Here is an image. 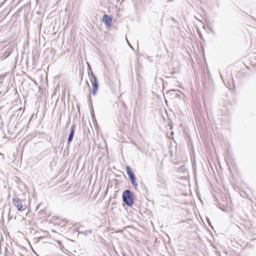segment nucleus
I'll use <instances>...</instances> for the list:
<instances>
[{
    "instance_id": "f257e3e1",
    "label": "nucleus",
    "mask_w": 256,
    "mask_h": 256,
    "mask_svg": "<svg viewBox=\"0 0 256 256\" xmlns=\"http://www.w3.org/2000/svg\"><path fill=\"white\" fill-rule=\"evenodd\" d=\"M122 202L128 206L132 207L134 202V196L130 190H124L122 194Z\"/></svg>"
},
{
    "instance_id": "f03ea898",
    "label": "nucleus",
    "mask_w": 256,
    "mask_h": 256,
    "mask_svg": "<svg viewBox=\"0 0 256 256\" xmlns=\"http://www.w3.org/2000/svg\"><path fill=\"white\" fill-rule=\"evenodd\" d=\"M12 201L18 211L22 212L26 210V206L25 205L23 206L20 200L18 198L16 194L12 196Z\"/></svg>"
},
{
    "instance_id": "7ed1b4c3",
    "label": "nucleus",
    "mask_w": 256,
    "mask_h": 256,
    "mask_svg": "<svg viewBox=\"0 0 256 256\" xmlns=\"http://www.w3.org/2000/svg\"><path fill=\"white\" fill-rule=\"evenodd\" d=\"M156 186L159 188L160 191L162 193H166L167 192V186L166 181L163 178H160L158 180Z\"/></svg>"
},
{
    "instance_id": "20e7f679",
    "label": "nucleus",
    "mask_w": 256,
    "mask_h": 256,
    "mask_svg": "<svg viewBox=\"0 0 256 256\" xmlns=\"http://www.w3.org/2000/svg\"><path fill=\"white\" fill-rule=\"evenodd\" d=\"M92 78H93V81L92 84V90L91 92L93 96H95L98 89V82L96 76H94Z\"/></svg>"
},
{
    "instance_id": "39448f33",
    "label": "nucleus",
    "mask_w": 256,
    "mask_h": 256,
    "mask_svg": "<svg viewBox=\"0 0 256 256\" xmlns=\"http://www.w3.org/2000/svg\"><path fill=\"white\" fill-rule=\"evenodd\" d=\"M102 21L106 27H110L112 21V17L111 16L104 14L102 18Z\"/></svg>"
},
{
    "instance_id": "423d86ee",
    "label": "nucleus",
    "mask_w": 256,
    "mask_h": 256,
    "mask_svg": "<svg viewBox=\"0 0 256 256\" xmlns=\"http://www.w3.org/2000/svg\"><path fill=\"white\" fill-rule=\"evenodd\" d=\"M76 124H73L70 128V132L68 134V136L67 140V144H70L71 142L72 141V140L74 137V133H75V130H76Z\"/></svg>"
},
{
    "instance_id": "0eeeda50",
    "label": "nucleus",
    "mask_w": 256,
    "mask_h": 256,
    "mask_svg": "<svg viewBox=\"0 0 256 256\" xmlns=\"http://www.w3.org/2000/svg\"><path fill=\"white\" fill-rule=\"evenodd\" d=\"M88 101L90 102V106L91 107L90 114L92 115V118L93 120L94 119V120H96V118H95L94 114V110H93L92 106L91 96H90V94H89V96H88Z\"/></svg>"
},
{
    "instance_id": "6e6552de",
    "label": "nucleus",
    "mask_w": 256,
    "mask_h": 256,
    "mask_svg": "<svg viewBox=\"0 0 256 256\" xmlns=\"http://www.w3.org/2000/svg\"><path fill=\"white\" fill-rule=\"evenodd\" d=\"M86 64L88 66V76L90 77H93L94 76H96L92 71L90 64L88 62H86Z\"/></svg>"
},
{
    "instance_id": "1a4fd4ad",
    "label": "nucleus",
    "mask_w": 256,
    "mask_h": 256,
    "mask_svg": "<svg viewBox=\"0 0 256 256\" xmlns=\"http://www.w3.org/2000/svg\"><path fill=\"white\" fill-rule=\"evenodd\" d=\"M130 180V182H131L132 186H134V189L136 190L138 186V183L136 182V178L135 177L134 178H132Z\"/></svg>"
},
{
    "instance_id": "9d476101",
    "label": "nucleus",
    "mask_w": 256,
    "mask_h": 256,
    "mask_svg": "<svg viewBox=\"0 0 256 256\" xmlns=\"http://www.w3.org/2000/svg\"><path fill=\"white\" fill-rule=\"evenodd\" d=\"M126 170L128 176L134 173L130 166H126Z\"/></svg>"
},
{
    "instance_id": "9b49d317",
    "label": "nucleus",
    "mask_w": 256,
    "mask_h": 256,
    "mask_svg": "<svg viewBox=\"0 0 256 256\" xmlns=\"http://www.w3.org/2000/svg\"><path fill=\"white\" fill-rule=\"evenodd\" d=\"M92 232V230H87L84 231H78V234H84V236H86L90 234H91Z\"/></svg>"
},
{
    "instance_id": "f8f14e48",
    "label": "nucleus",
    "mask_w": 256,
    "mask_h": 256,
    "mask_svg": "<svg viewBox=\"0 0 256 256\" xmlns=\"http://www.w3.org/2000/svg\"><path fill=\"white\" fill-rule=\"evenodd\" d=\"M142 188L144 191V194L145 195H148V191L146 186H144V184H143V186H142Z\"/></svg>"
},
{
    "instance_id": "ddd939ff",
    "label": "nucleus",
    "mask_w": 256,
    "mask_h": 256,
    "mask_svg": "<svg viewBox=\"0 0 256 256\" xmlns=\"http://www.w3.org/2000/svg\"><path fill=\"white\" fill-rule=\"evenodd\" d=\"M206 222H208V225H209V226H210L212 228H213V226H212V223H211V222H210V218H208L206 217Z\"/></svg>"
},
{
    "instance_id": "4468645a",
    "label": "nucleus",
    "mask_w": 256,
    "mask_h": 256,
    "mask_svg": "<svg viewBox=\"0 0 256 256\" xmlns=\"http://www.w3.org/2000/svg\"><path fill=\"white\" fill-rule=\"evenodd\" d=\"M4 155L0 152V160H4Z\"/></svg>"
},
{
    "instance_id": "2eb2a0df",
    "label": "nucleus",
    "mask_w": 256,
    "mask_h": 256,
    "mask_svg": "<svg viewBox=\"0 0 256 256\" xmlns=\"http://www.w3.org/2000/svg\"><path fill=\"white\" fill-rule=\"evenodd\" d=\"M128 177L129 179L130 180L132 178H134L136 177V176H135L134 174L133 173L132 174L128 176Z\"/></svg>"
},
{
    "instance_id": "dca6fc26",
    "label": "nucleus",
    "mask_w": 256,
    "mask_h": 256,
    "mask_svg": "<svg viewBox=\"0 0 256 256\" xmlns=\"http://www.w3.org/2000/svg\"><path fill=\"white\" fill-rule=\"evenodd\" d=\"M208 83H209L210 86V89L212 90L213 88V86H212L213 82L212 80H210L208 82Z\"/></svg>"
},
{
    "instance_id": "f3484780",
    "label": "nucleus",
    "mask_w": 256,
    "mask_h": 256,
    "mask_svg": "<svg viewBox=\"0 0 256 256\" xmlns=\"http://www.w3.org/2000/svg\"><path fill=\"white\" fill-rule=\"evenodd\" d=\"M199 37L203 41L204 40V37H203V36H202V34L201 33L199 34Z\"/></svg>"
},
{
    "instance_id": "a211bd4d",
    "label": "nucleus",
    "mask_w": 256,
    "mask_h": 256,
    "mask_svg": "<svg viewBox=\"0 0 256 256\" xmlns=\"http://www.w3.org/2000/svg\"><path fill=\"white\" fill-rule=\"evenodd\" d=\"M86 84H87V86H88V88L89 90H90V84H88V82L87 80H86Z\"/></svg>"
},
{
    "instance_id": "6ab92c4d",
    "label": "nucleus",
    "mask_w": 256,
    "mask_h": 256,
    "mask_svg": "<svg viewBox=\"0 0 256 256\" xmlns=\"http://www.w3.org/2000/svg\"><path fill=\"white\" fill-rule=\"evenodd\" d=\"M128 44L129 46H130V48L132 50H134V48L132 47V46L130 44L129 42H128Z\"/></svg>"
},
{
    "instance_id": "aec40b11",
    "label": "nucleus",
    "mask_w": 256,
    "mask_h": 256,
    "mask_svg": "<svg viewBox=\"0 0 256 256\" xmlns=\"http://www.w3.org/2000/svg\"><path fill=\"white\" fill-rule=\"evenodd\" d=\"M38 240H42V238H44V236H38Z\"/></svg>"
},
{
    "instance_id": "412c9836",
    "label": "nucleus",
    "mask_w": 256,
    "mask_h": 256,
    "mask_svg": "<svg viewBox=\"0 0 256 256\" xmlns=\"http://www.w3.org/2000/svg\"><path fill=\"white\" fill-rule=\"evenodd\" d=\"M73 230H74H74H75V232H78V230H76V228H74L73 229Z\"/></svg>"
},
{
    "instance_id": "4be33fe9",
    "label": "nucleus",
    "mask_w": 256,
    "mask_h": 256,
    "mask_svg": "<svg viewBox=\"0 0 256 256\" xmlns=\"http://www.w3.org/2000/svg\"><path fill=\"white\" fill-rule=\"evenodd\" d=\"M202 84H204V88H206V83H204H204H202Z\"/></svg>"
},
{
    "instance_id": "5701e85b",
    "label": "nucleus",
    "mask_w": 256,
    "mask_h": 256,
    "mask_svg": "<svg viewBox=\"0 0 256 256\" xmlns=\"http://www.w3.org/2000/svg\"><path fill=\"white\" fill-rule=\"evenodd\" d=\"M172 20L173 21L175 22V19H174V18H172Z\"/></svg>"
},
{
    "instance_id": "b1692460",
    "label": "nucleus",
    "mask_w": 256,
    "mask_h": 256,
    "mask_svg": "<svg viewBox=\"0 0 256 256\" xmlns=\"http://www.w3.org/2000/svg\"><path fill=\"white\" fill-rule=\"evenodd\" d=\"M40 206V204H39L38 205V206H37V207H36V208H37V210L38 208H39V206Z\"/></svg>"
},
{
    "instance_id": "393cba45",
    "label": "nucleus",
    "mask_w": 256,
    "mask_h": 256,
    "mask_svg": "<svg viewBox=\"0 0 256 256\" xmlns=\"http://www.w3.org/2000/svg\"><path fill=\"white\" fill-rule=\"evenodd\" d=\"M21 256H24L23 254H22Z\"/></svg>"
}]
</instances>
